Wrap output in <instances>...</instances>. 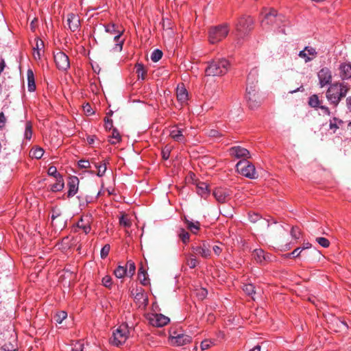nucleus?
<instances>
[{
	"mask_svg": "<svg viewBox=\"0 0 351 351\" xmlns=\"http://www.w3.org/2000/svg\"><path fill=\"white\" fill-rule=\"evenodd\" d=\"M350 90V86L344 82H335L328 87L326 97L330 104L337 106L342 98Z\"/></svg>",
	"mask_w": 351,
	"mask_h": 351,
	"instance_id": "f257e3e1",
	"label": "nucleus"
},
{
	"mask_svg": "<svg viewBox=\"0 0 351 351\" xmlns=\"http://www.w3.org/2000/svg\"><path fill=\"white\" fill-rule=\"evenodd\" d=\"M229 67L230 63L226 59H217L209 62L205 73L208 76H220L226 74Z\"/></svg>",
	"mask_w": 351,
	"mask_h": 351,
	"instance_id": "f03ea898",
	"label": "nucleus"
},
{
	"mask_svg": "<svg viewBox=\"0 0 351 351\" xmlns=\"http://www.w3.org/2000/svg\"><path fill=\"white\" fill-rule=\"evenodd\" d=\"M229 32L227 24L211 27L208 31V40L211 44H215L224 39Z\"/></svg>",
	"mask_w": 351,
	"mask_h": 351,
	"instance_id": "7ed1b4c3",
	"label": "nucleus"
},
{
	"mask_svg": "<svg viewBox=\"0 0 351 351\" xmlns=\"http://www.w3.org/2000/svg\"><path fill=\"white\" fill-rule=\"evenodd\" d=\"M105 30L111 36H114L113 40L116 43L112 49V51L115 52H120L123 49L124 40L121 39L123 31L118 29L114 23H109L105 25Z\"/></svg>",
	"mask_w": 351,
	"mask_h": 351,
	"instance_id": "20e7f679",
	"label": "nucleus"
},
{
	"mask_svg": "<svg viewBox=\"0 0 351 351\" xmlns=\"http://www.w3.org/2000/svg\"><path fill=\"white\" fill-rule=\"evenodd\" d=\"M236 167L237 171L245 177L250 179L257 177L255 167L247 160H240Z\"/></svg>",
	"mask_w": 351,
	"mask_h": 351,
	"instance_id": "39448f33",
	"label": "nucleus"
},
{
	"mask_svg": "<svg viewBox=\"0 0 351 351\" xmlns=\"http://www.w3.org/2000/svg\"><path fill=\"white\" fill-rule=\"evenodd\" d=\"M130 334V329L127 324H121L112 335V342L114 345L119 346L125 342Z\"/></svg>",
	"mask_w": 351,
	"mask_h": 351,
	"instance_id": "423d86ee",
	"label": "nucleus"
},
{
	"mask_svg": "<svg viewBox=\"0 0 351 351\" xmlns=\"http://www.w3.org/2000/svg\"><path fill=\"white\" fill-rule=\"evenodd\" d=\"M245 97L251 109H255L261 105V97L254 87L250 86L247 88Z\"/></svg>",
	"mask_w": 351,
	"mask_h": 351,
	"instance_id": "0eeeda50",
	"label": "nucleus"
},
{
	"mask_svg": "<svg viewBox=\"0 0 351 351\" xmlns=\"http://www.w3.org/2000/svg\"><path fill=\"white\" fill-rule=\"evenodd\" d=\"M263 16V19L261 21V25L263 27H266L270 25H273L277 20H280V17L277 15L276 10L274 9L264 8L261 12Z\"/></svg>",
	"mask_w": 351,
	"mask_h": 351,
	"instance_id": "6e6552de",
	"label": "nucleus"
},
{
	"mask_svg": "<svg viewBox=\"0 0 351 351\" xmlns=\"http://www.w3.org/2000/svg\"><path fill=\"white\" fill-rule=\"evenodd\" d=\"M254 21L250 16L241 17L236 24V30L239 34H245L253 28Z\"/></svg>",
	"mask_w": 351,
	"mask_h": 351,
	"instance_id": "1a4fd4ad",
	"label": "nucleus"
},
{
	"mask_svg": "<svg viewBox=\"0 0 351 351\" xmlns=\"http://www.w3.org/2000/svg\"><path fill=\"white\" fill-rule=\"evenodd\" d=\"M147 320L149 324L156 327H162L170 322V319L162 314L152 313L148 315Z\"/></svg>",
	"mask_w": 351,
	"mask_h": 351,
	"instance_id": "9d476101",
	"label": "nucleus"
},
{
	"mask_svg": "<svg viewBox=\"0 0 351 351\" xmlns=\"http://www.w3.org/2000/svg\"><path fill=\"white\" fill-rule=\"evenodd\" d=\"M191 250L195 255H199L203 258L207 259L211 256L210 245L206 241L199 245H193Z\"/></svg>",
	"mask_w": 351,
	"mask_h": 351,
	"instance_id": "9b49d317",
	"label": "nucleus"
},
{
	"mask_svg": "<svg viewBox=\"0 0 351 351\" xmlns=\"http://www.w3.org/2000/svg\"><path fill=\"white\" fill-rule=\"evenodd\" d=\"M317 77L320 87L323 88L330 84L332 79V72L329 68L323 67L318 71Z\"/></svg>",
	"mask_w": 351,
	"mask_h": 351,
	"instance_id": "f8f14e48",
	"label": "nucleus"
},
{
	"mask_svg": "<svg viewBox=\"0 0 351 351\" xmlns=\"http://www.w3.org/2000/svg\"><path fill=\"white\" fill-rule=\"evenodd\" d=\"M54 61L60 70L66 71L70 67L69 57L62 51L54 54Z\"/></svg>",
	"mask_w": 351,
	"mask_h": 351,
	"instance_id": "ddd939ff",
	"label": "nucleus"
},
{
	"mask_svg": "<svg viewBox=\"0 0 351 351\" xmlns=\"http://www.w3.org/2000/svg\"><path fill=\"white\" fill-rule=\"evenodd\" d=\"M317 54L318 53L315 48L311 46H306L299 52L298 56L303 59L305 63H307L315 60Z\"/></svg>",
	"mask_w": 351,
	"mask_h": 351,
	"instance_id": "4468645a",
	"label": "nucleus"
},
{
	"mask_svg": "<svg viewBox=\"0 0 351 351\" xmlns=\"http://www.w3.org/2000/svg\"><path fill=\"white\" fill-rule=\"evenodd\" d=\"M229 153L232 156L237 158H243V160H246L250 157V152L247 149L241 146L231 147L229 149Z\"/></svg>",
	"mask_w": 351,
	"mask_h": 351,
	"instance_id": "2eb2a0df",
	"label": "nucleus"
},
{
	"mask_svg": "<svg viewBox=\"0 0 351 351\" xmlns=\"http://www.w3.org/2000/svg\"><path fill=\"white\" fill-rule=\"evenodd\" d=\"M191 339V336L183 333L172 335L170 338L171 343L177 346H182L189 343Z\"/></svg>",
	"mask_w": 351,
	"mask_h": 351,
	"instance_id": "dca6fc26",
	"label": "nucleus"
},
{
	"mask_svg": "<svg viewBox=\"0 0 351 351\" xmlns=\"http://www.w3.org/2000/svg\"><path fill=\"white\" fill-rule=\"evenodd\" d=\"M66 24L71 32L77 31L80 26V17L73 13H69L66 16Z\"/></svg>",
	"mask_w": 351,
	"mask_h": 351,
	"instance_id": "f3484780",
	"label": "nucleus"
},
{
	"mask_svg": "<svg viewBox=\"0 0 351 351\" xmlns=\"http://www.w3.org/2000/svg\"><path fill=\"white\" fill-rule=\"evenodd\" d=\"M79 179L76 176H71L69 178V182H68V197H71L74 196L78 191V186H79Z\"/></svg>",
	"mask_w": 351,
	"mask_h": 351,
	"instance_id": "a211bd4d",
	"label": "nucleus"
},
{
	"mask_svg": "<svg viewBox=\"0 0 351 351\" xmlns=\"http://www.w3.org/2000/svg\"><path fill=\"white\" fill-rule=\"evenodd\" d=\"M339 75L342 80L351 78V64L350 62L341 63L339 67Z\"/></svg>",
	"mask_w": 351,
	"mask_h": 351,
	"instance_id": "6ab92c4d",
	"label": "nucleus"
},
{
	"mask_svg": "<svg viewBox=\"0 0 351 351\" xmlns=\"http://www.w3.org/2000/svg\"><path fill=\"white\" fill-rule=\"evenodd\" d=\"M253 258L259 263H262L263 261H271L270 256L265 254V252L261 249H256L252 252Z\"/></svg>",
	"mask_w": 351,
	"mask_h": 351,
	"instance_id": "aec40b11",
	"label": "nucleus"
},
{
	"mask_svg": "<svg viewBox=\"0 0 351 351\" xmlns=\"http://www.w3.org/2000/svg\"><path fill=\"white\" fill-rule=\"evenodd\" d=\"M213 195L219 202L223 203L227 200L229 194L226 189L219 188L213 191Z\"/></svg>",
	"mask_w": 351,
	"mask_h": 351,
	"instance_id": "412c9836",
	"label": "nucleus"
},
{
	"mask_svg": "<svg viewBox=\"0 0 351 351\" xmlns=\"http://www.w3.org/2000/svg\"><path fill=\"white\" fill-rule=\"evenodd\" d=\"M177 99L181 103H185L189 99L188 92L183 85H178L176 90Z\"/></svg>",
	"mask_w": 351,
	"mask_h": 351,
	"instance_id": "4be33fe9",
	"label": "nucleus"
},
{
	"mask_svg": "<svg viewBox=\"0 0 351 351\" xmlns=\"http://www.w3.org/2000/svg\"><path fill=\"white\" fill-rule=\"evenodd\" d=\"M184 256L185 263L191 269H193L199 265V262L193 252L192 253L185 254Z\"/></svg>",
	"mask_w": 351,
	"mask_h": 351,
	"instance_id": "5701e85b",
	"label": "nucleus"
},
{
	"mask_svg": "<svg viewBox=\"0 0 351 351\" xmlns=\"http://www.w3.org/2000/svg\"><path fill=\"white\" fill-rule=\"evenodd\" d=\"M170 136L176 141L182 142L184 140L182 130L173 127L170 131Z\"/></svg>",
	"mask_w": 351,
	"mask_h": 351,
	"instance_id": "b1692460",
	"label": "nucleus"
},
{
	"mask_svg": "<svg viewBox=\"0 0 351 351\" xmlns=\"http://www.w3.org/2000/svg\"><path fill=\"white\" fill-rule=\"evenodd\" d=\"M91 216H86L84 218H82L81 220L77 223L78 228L82 229L84 233L88 234L90 231V221Z\"/></svg>",
	"mask_w": 351,
	"mask_h": 351,
	"instance_id": "393cba45",
	"label": "nucleus"
},
{
	"mask_svg": "<svg viewBox=\"0 0 351 351\" xmlns=\"http://www.w3.org/2000/svg\"><path fill=\"white\" fill-rule=\"evenodd\" d=\"M27 88L29 92H33L36 89V84L34 81V75L31 69H28L27 72Z\"/></svg>",
	"mask_w": 351,
	"mask_h": 351,
	"instance_id": "a878e982",
	"label": "nucleus"
},
{
	"mask_svg": "<svg viewBox=\"0 0 351 351\" xmlns=\"http://www.w3.org/2000/svg\"><path fill=\"white\" fill-rule=\"evenodd\" d=\"M135 300L141 302V305L145 306L148 302L147 296L144 293L142 289H136V293L134 296Z\"/></svg>",
	"mask_w": 351,
	"mask_h": 351,
	"instance_id": "bb28decb",
	"label": "nucleus"
},
{
	"mask_svg": "<svg viewBox=\"0 0 351 351\" xmlns=\"http://www.w3.org/2000/svg\"><path fill=\"white\" fill-rule=\"evenodd\" d=\"M56 182L51 185V190L53 192L61 191L64 186V182L62 176H58V178H55Z\"/></svg>",
	"mask_w": 351,
	"mask_h": 351,
	"instance_id": "cd10ccee",
	"label": "nucleus"
},
{
	"mask_svg": "<svg viewBox=\"0 0 351 351\" xmlns=\"http://www.w3.org/2000/svg\"><path fill=\"white\" fill-rule=\"evenodd\" d=\"M185 223H186L187 228L191 230V232L193 234H197L200 227V223L199 221H192L186 219Z\"/></svg>",
	"mask_w": 351,
	"mask_h": 351,
	"instance_id": "c85d7f7f",
	"label": "nucleus"
},
{
	"mask_svg": "<svg viewBox=\"0 0 351 351\" xmlns=\"http://www.w3.org/2000/svg\"><path fill=\"white\" fill-rule=\"evenodd\" d=\"M135 68L138 78L144 80L147 75V71L143 64L138 63L136 64Z\"/></svg>",
	"mask_w": 351,
	"mask_h": 351,
	"instance_id": "c756f323",
	"label": "nucleus"
},
{
	"mask_svg": "<svg viewBox=\"0 0 351 351\" xmlns=\"http://www.w3.org/2000/svg\"><path fill=\"white\" fill-rule=\"evenodd\" d=\"M208 184L205 182H199L197 185V192L202 197H205L208 194Z\"/></svg>",
	"mask_w": 351,
	"mask_h": 351,
	"instance_id": "7c9ffc66",
	"label": "nucleus"
},
{
	"mask_svg": "<svg viewBox=\"0 0 351 351\" xmlns=\"http://www.w3.org/2000/svg\"><path fill=\"white\" fill-rule=\"evenodd\" d=\"M30 156L36 159H40L44 154V150L41 147L32 148L29 152Z\"/></svg>",
	"mask_w": 351,
	"mask_h": 351,
	"instance_id": "2f4dec72",
	"label": "nucleus"
},
{
	"mask_svg": "<svg viewBox=\"0 0 351 351\" xmlns=\"http://www.w3.org/2000/svg\"><path fill=\"white\" fill-rule=\"evenodd\" d=\"M138 278L143 285H147L149 284V279L147 277V274L142 267L138 270Z\"/></svg>",
	"mask_w": 351,
	"mask_h": 351,
	"instance_id": "473e14b6",
	"label": "nucleus"
},
{
	"mask_svg": "<svg viewBox=\"0 0 351 351\" xmlns=\"http://www.w3.org/2000/svg\"><path fill=\"white\" fill-rule=\"evenodd\" d=\"M32 136V126L29 121L25 123V129L24 132V138L29 141Z\"/></svg>",
	"mask_w": 351,
	"mask_h": 351,
	"instance_id": "72a5a7b5",
	"label": "nucleus"
},
{
	"mask_svg": "<svg viewBox=\"0 0 351 351\" xmlns=\"http://www.w3.org/2000/svg\"><path fill=\"white\" fill-rule=\"evenodd\" d=\"M114 274L118 278H121L127 275V268L123 266H119L114 271Z\"/></svg>",
	"mask_w": 351,
	"mask_h": 351,
	"instance_id": "f704fd0d",
	"label": "nucleus"
},
{
	"mask_svg": "<svg viewBox=\"0 0 351 351\" xmlns=\"http://www.w3.org/2000/svg\"><path fill=\"white\" fill-rule=\"evenodd\" d=\"M125 268H127V275L128 276L131 277L134 274L135 270H136V266H135L134 263L132 261H128L127 262Z\"/></svg>",
	"mask_w": 351,
	"mask_h": 351,
	"instance_id": "c9c22d12",
	"label": "nucleus"
},
{
	"mask_svg": "<svg viewBox=\"0 0 351 351\" xmlns=\"http://www.w3.org/2000/svg\"><path fill=\"white\" fill-rule=\"evenodd\" d=\"M320 101L317 95H313L309 97L308 104L313 108H319Z\"/></svg>",
	"mask_w": 351,
	"mask_h": 351,
	"instance_id": "e433bc0d",
	"label": "nucleus"
},
{
	"mask_svg": "<svg viewBox=\"0 0 351 351\" xmlns=\"http://www.w3.org/2000/svg\"><path fill=\"white\" fill-rule=\"evenodd\" d=\"M121 141V136L119 132L116 130L114 129L112 133V136L110 139V142L111 144H117Z\"/></svg>",
	"mask_w": 351,
	"mask_h": 351,
	"instance_id": "4c0bfd02",
	"label": "nucleus"
},
{
	"mask_svg": "<svg viewBox=\"0 0 351 351\" xmlns=\"http://www.w3.org/2000/svg\"><path fill=\"white\" fill-rule=\"evenodd\" d=\"M342 121L337 118H333L330 121L329 128L333 131V133L339 128V124H341Z\"/></svg>",
	"mask_w": 351,
	"mask_h": 351,
	"instance_id": "58836bf2",
	"label": "nucleus"
},
{
	"mask_svg": "<svg viewBox=\"0 0 351 351\" xmlns=\"http://www.w3.org/2000/svg\"><path fill=\"white\" fill-rule=\"evenodd\" d=\"M243 290L246 294L249 295H252L256 293L255 287L252 284L244 285L243 287Z\"/></svg>",
	"mask_w": 351,
	"mask_h": 351,
	"instance_id": "ea45409f",
	"label": "nucleus"
},
{
	"mask_svg": "<svg viewBox=\"0 0 351 351\" xmlns=\"http://www.w3.org/2000/svg\"><path fill=\"white\" fill-rule=\"evenodd\" d=\"M162 56V52L159 50V49H155L154 50V51L152 53V55H151V60L154 62H158L159 60L161 59Z\"/></svg>",
	"mask_w": 351,
	"mask_h": 351,
	"instance_id": "a19ab883",
	"label": "nucleus"
},
{
	"mask_svg": "<svg viewBox=\"0 0 351 351\" xmlns=\"http://www.w3.org/2000/svg\"><path fill=\"white\" fill-rule=\"evenodd\" d=\"M95 167L97 169V175L99 177H101L105 174L106 171V162L101 163L100 165L95 164Z\"/></svg>",
	"mask_w": 351,
	"mask_h": 351,
	"instance_id": "79ce46f5",
	"label": "nucleus"
},
{
	"mask_svg": "<svg viewBox=\"0 0 351 351\" xmlns=\"http://www.w3.org/2000/svg\"><path fill=\"white\" fill-rule=\"evenodd\" d=\"M120 225L129 228L131 226L132 223L130 219L127 217V215H122L119 219Z\"/></svg>",
	"mask_w": 351,
	"mask_h": 351,
	"instance_id": "37998d69",
	"label": "nucleus"
},
{
	"mask_svg": "<svg viewBox=\"0 0 351 351\" xmlns=\"http://www.w3.org/2000/svg\"><path fill=\"white\" fill-rule=\"evenodd\" d=\"M67 317V313L65 311H60L58 313L54 319L56 322L58 324H61L64 319H65Z\"/></svg>",
	"mask_w": 351,
	"mask_h": 351,
	"instance_id": "c03bdc74",
	"label": "nucleus"
},
{
	"mask_svg": "<svg viewBox=\"0 0 351 351\" xmlns=\"http://www.w3.org/2000/svg\"><path fill=\"white\" fill-rule=\"evenodd\" d=\"M179 237L181 239V240L182 241V242L184 243H187L189 241V238H190L189 234L184 229L180 230V232L179 233Z\"/></svg>",
	"mask_w": 351,
	"mask_h": 351,
	"instance_id": "a18cd8bd",
	"label": "nucleus"
},
{
	"mask_svg": "<svg viewBox=\"0 0 351 351\" xmlns=\"http://www.w3.org/2000/svg\"><path fill=\"white\" fill-rule=\"evenodd\" d=\"M47 173L50 176H53L54 178H58V176H62V175L57 171V169L54 166H51L48 169Z\"/></svg>",
	"mask_w": 351,
	"mask_h": 351,
	"instance_id": "49530a36",
	"label": "nucleus"
},
{
	"mask_svg": "<svg viewBox=\"0 0 351 351\" xmlns=\"http://www.w3.org/2000/svg\"><path fill=\"white\" fill-rule=\"evenodd\" d=\"M316 241L323 247H328L330 245V241L324 237H317Z\"/></svg>",
	"mask_w": 351,
	"mask_h": 351,
	"instance_id": "de8ad7c7",
	"label": "nucleus"
},
{
	"mask_svg": "<svg viewBox=\"0 0 351 351\" xmlns=\"http://www.w3.org/2000/svg\"><path fill=\"white\" fill-rule=\"evenodd\" d=\"M110 250V246L109 244L105 245L101 250V258H105L108 255Z\"/></svg>",
	"mask_w": 351,
	"mask_h": 351,
	"instance_id": "09e8293b",
	"label": "nucleus"
},
{
	"mask_svg": "<svg viewBox=\"0 0 351 351\" xmlns=\"http://www.w3.org/2000/svg\"><path fill=\"white\" fill-rule=\"evenodd\" d=\"M102 284L106 287H110L112 282V278L110 276H106L102 278Z\"/></svg>",
	"mask_w": 351,
	"mask_h": 351,
	"instance_id": "8fccbe9b",
	"label": "nucleus"
},
{
	"mask_svg": "<svg viewBox=\"0 0 351 351\" xmlns=\"http://www.w3.org/2000/svg\"><path fill=\"white\" fill-rule=\"evenodd\" d=\"M291 237L295 239H298L300 236V230L298 227H292L291 230Z\"/></svg>",
	"mask_w": 351,
	"mask_h": 351,
	"instance_id": "3c124183",
	"label": "nucleus"
},
{
	"mask_svg": "<svg viewBox=\"0 0 351 351\" xmlns=\"http://www.w3.org/2000/svg\"><path fill=\"white\" fill-rule=\"evenodd\" d=\"M302 251V250L301 249V247H297L291 253L288 254L287 255V257L289 258V257L292 256L293 258H297L300 255Z\"/></svg>",
	"mask_w": 351,
	"mask_h": 351,
	"instance_id": "603ef678",
	"label": "nucleus"
},
{
	"mask_svg": "<svg viewBox=\"0 0 351 351\" xmlns=\"http://www.w3.org/2000/svg\"><path fill=\"white\" fill-rule=\"evenodd\" d=\"M212 342L210 340L205 339L201 342L200 347L202 350H205L210 347Z\"/></svg>",
	"mask_w": 351,
	"mask_h": 351,
	"instance_id": "864d4df0",
	"label": "nucleus"
},
{
	"mask_svg": "<svg viewBox=\"0 0 351 351\" xmlns=\"http://www.w3.org/2000/svg\"><path fill=\"white\" fill-rule=\"evenodd\" d=\"M43 47V42L39 39H36V45L34 47V51H40Z\"/></svg>",
	"mask_w": 351,
	"mask_h": 351,
	"instance_id": "5fc2aeb1",
	"label": "nucleus"
},
{
	"mask_svg": "<svg viewBox=\"0 0 351 351\" xmlns=\"http://www.w3.org/2000/svg\"><path fill=\"white\" fill-rule=\"evenodd\" d=\"M170 156V149L165 147L162 151V156L164 160H167Z\"/></svg>",
	"mask_w": 351,
	"mask_h": 351,
	"instance_id": "6e6d98bb",
	"label": "nucleus"
},
{
	"mask_svg": "<svg viewBox=\"0 0 351 351\" xmlns=\"http://www.w3.org/2000/svg\"><path fill=\"white\" fill-rule=\"evenodd\" d=\"M78 165L80 168L87 169L90 167V162L88 160H81L79 161Z\"/></svg>",
	"mask_w": 351,
	"mask_h": 351,
	"instance_id": "4d7b16f0",
	"label": "nucleus"
},
{
	"mask_svg": "<svg viewBox=\"0 0 351 351\" xmlns=\"http://www.w3.org/2000/svg\"><path fill=\"white\" fill-rule=\"evenodd\" d=\"M7 119L3 112H0V129H3L5 127Z\"/></svg>",
	"mask_w": 351,
	"mask_h": 351,
	"instance_id": "13d9d810",
	"label": "nucleus"
},
{
	"mask_svg": "<svg viewBox=\"0 0 351 351\" xmlns=\"http://www.w3.org/2000/svg\"><path fill=\"white\" fill-rule=\"evenodd\" d=\"M207 291L205 289L201 288L197 291V295L200 299H204L207 295Z\"/></svg>",
	"mask_w": 351,
	"mask_h": 351,
	"instance_id": "bf43d9fd",
	"label": "nucleus"
},
{
	"mask_svg": "<svg viewBox=\"0 0 351 351\" xmlns=\"http://www.w3.org/2000/svg\"><path fill=\"white\" fill-rule=\"evenodd\" d=\"M72 351H83V344L77 342L74 345Z\"/></svg>",
	"mask_w": 351,
	"mask_h": 351,
	"instance_id": "052dcab7",
	"label": "nucleus"
},
{
	"mask_svg": "<svg viewBox=\"0 0 351 351\" xmlns=\"http://www.w3.org/2000/svg\"><path fill=\"white\" fill-rule=\"evenodd\" d=\"M84 111L87 113L88 115L92 114L93 113V111L90 107V106L88 104H86L85 106H84Z\"/></svg>",
	"mask_w": 351,
	"mask_h": 351,
	"instance_id": "680f3d73",
	"label": "nucleus"
},
{
	"mask_svg": "<svg viewBox=\"0 0 351 351\" xmlns=\"http://www.w3.org/2000/svg\"><path fill=\"white\" fill-rule=\"evenodd\" d=\"M213 250L215 254H216L217 256H219L222 252L221 247L219 245H214L213 247Z\"/></svg>",
	"mask_w": 351,
	"mask_h": 351,
	"instance_id": "e2e57ef3",
	"label": "nucleus"
},
{
	"mask_svg": "<svg viewBox=\"0 0 351 351\" xmlns=\"http://www.w3.org/2000/svg\"><path fill=\"white\" fill-rule=\"evenodd\" d=\"M105 127L106 129L110 130L112 128V121L109 119H105Z\"/></svg>",
	"mask_w": 351,
	"mask_h": 351,
	"instance_id": "0e129e2a",
	"label": "nucleus"
},
{
	"mask_svg": "<svg viewBox=\"0 0 351 351\" xmlns=\"http://www.w3.org/2000/svg\"><path fill=\"white\" fill-rule=\"evenodd\" d=\"M10 344H4L3 346H2V349L4 350V351H16V349L14 348H10Z\"/></svg>",
	"mask_w": 351,
	"mask_h": 351,
	"instance_id": "69168bd1",
	"label": "nucleus"
},
{
	"mask_svg": "<svg viewBox=\"0 0 351 351\" xmlns=\"http://www.w3.org/2000/svg\"><path fill=\"white\" fill-rule=\"evenodd\" d=\"M319 108L322 109L323 112L325 113L326 114H327V115L330 114V111L328 107H326L325 106H320Z\"/></svg>",
	"mask_w": 351,
	"mask_h": 351,
	"instance_id": "338daca9",
	"label": "nucleus"
},
{
	"mask_svg": "<svg viewBox=\"0 0 351 351\" xmlns=\"http://www.w3.org/2000/svg\"><path fill=\"white\" fill-rule=\"evenodd\" d=\"M346 101H347L348 108L350 110V111L351 112V96L347 98Z\"/></svg>",
	"mask_w": 351,
	"mask_h": 351,
	"instance_id": "774afa93",
	"label": "nucleus"
}]
</instances>
